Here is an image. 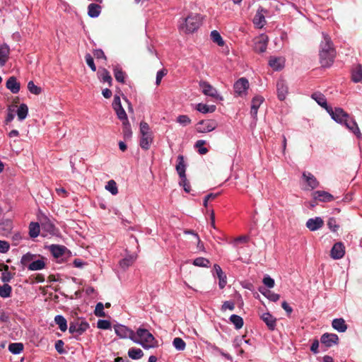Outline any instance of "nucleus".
Listing matches in <instances>:
<instances>
[{
  "mask_svg": "<svg viewBox=\"0 0 362 362\" xmlns=\"http://www.w3.org/2000/svg\"><path fill=\"white\" fill-rule=\"evenodd\" d=\"M330 116L336 122L344 125L349 130L356 135L358 139H361L362 134L356 121L351 117L341 108L336 107L334 110H330Z\"/></svg>",
  "mask_w": 362,
  "mask_h": 362,
  "instance_id": "obj_1",
  "label": "nucleus"
},
{
  "mask_svg": "<svg viewBox=\"0 0 362 362\" xmlns=\"http://www.w3.org/2000/svg\"><path fill=\"white\" fill-rule=\"evenodd\" d=\"M134 340L136 344L141 346L144 349H149L156 347V339L153 335L146 329L139 327L136 332L134 331Z\"/></svg>",
  "mask_w": 362,
  "mask_h": 362,
  "instance_id": "obj_2",
  "label": "nucleus"
},
{
  "mask_svg": "<svg viewBox=\"0 0 362 362\" xmlns=\"http://www.w3.org/2000/svg\"><path fill=\"white\" fill-rule=\"evenodd\" d=\"M202 18L200 15L192 13L182 19L180 29L185 33H191L196 31L202 25Z\"/></svg>",
  "mask_w": 362,
  "mask_h": 362,
  "instance_id": "obj_3",
  "label": "nucleus"
},
{
  "mask_svg": "<svg viewBox=\"0 0 362 362\" xmlns=\"http://www.w3.org/2000/svg\"><path fill=\"white\" fill-rule=\"evenodd\" d=\"M140 134L141 137L139 145L141 148L144 150L149 149L153 138L149 125L145 122H141L140 123Z\"/></svg>",
  "mask_w": 362,
  "mask_h": 362,
  "instance_id": "obj_4",
  "label": "nucleus"
},
{
  "mask_svg": "<svg viewBox=\"0 0 362 362\" xmlns=\"http://www.w3.org/2000/svg\"><path fill=\"white\" fill-rule=\"evenodd\" d=\"M89 328V324L86 321H77L71 322L69 332L75 337L83 334Z\"/></svg>",
  "mask_w": 362,
  "mask_h": 362,
  "instance_id": "obj_5",
  "label": "nucleus"
},
{
  "mask_svg": "<svg viewBox=\"0 0 362 362\" xmlns=\"http://www.w3.org/2000/svg\"><path fill=\"white\" fill-rule=\"evenodd\" d=\"M42 235L43 236H57L59 234V230L54 224L48 218H45L41 222Z\"/></svg>",
  "mask_w": 362,
  "mask_h": 362,
  "instance_id": "obj_6",
  "label": "nucleus"
},
{
  "mask_svg": "<svg viewBox=\"0 0 362 362\" xmlns=\"http://www.w3.org/2000/svg\"><path fill=\"white\" fill-rule=\"evenodd\" d=\"M218 124L214 119H204L199 121L196 126V131L198 133H208L214 131Z\"/></svg>",
  "mask_w": 362,
  "mask_h": 362,
  "instance_id": "obj_7",
  "label": "nucleus"
},
{
  "mask_svg": "<svg viewBox=\"0 0 362 362\" xmlns=\"http://www.w3.org/2000/svg\"><path fill=\"white\" fill-rule=\"evenodd\" d=\"M115 334L121 339L134 340V331L125 325L118 324L114 326Z\"/></svg>",
  "mask_w": 362,
  "mask_h": 362,
  "instance_id": "obj_8",
  "label": "nucleus"
},
{
  "mask_svg": "<svg viewBox=\"0 0 362 362\" xmlns=\"http://www.w3.org/2000/svg\"><path fill=\"white\" fill-rule=\"evenodd\" d=\"M320 62L323 67L330 66L336 57V51H331V52L327 51H320Z\"/></svg>",
  "mask_w": 362,
  "mask_h": 362,
  "instance_id": "obj_9",
  "label": "nucleus"
},
{
  "mask_svg": "<svg viewBox=\"0 0 362 362\" xmlns=\"http://www.w3.org/2000/svg\"><path fill=\"white\" fill-rule=\"evenodd\" d=\"M268 42V37L266 35H260L253 40V49L258 53H263L266 51Z\"/></svg>",
  "mask_w": 362,
  "mask_h": 362,
  "instance_id": "obj_10",
  "label": "nucleus"
},
{
  "mask_svg": "<svg viewBox=\"0 0 362 362\" xmlns=\"http://www.w3.org/2000/svg\"><path fill=\"white\" fill-rule=\"evenodd\" d=\"M339 341V337L336 334L325 333L321 336L320 342L322 347L325 346L330 348L335 344H337Z\"/></svg>",
  "mask_w": 362,
  "mask_h": 362,
  "instance_id": "obj_11",
  "label": "nucleus"
},
{
  "mask_svg": "<svg viewBox=\"0 0 362 362\" xmlns=\"http://www.w3.org/2000/svg\"><path fill=\"white\" fill-rule=\"evenodd\" d=\"M345 255V247L341 242L336 243L332 247L330 256L333 259H341Z\"/></svg>",
  "mask_w": 362,
  "mask_h": 362,
  "instance_id": "obj_12",
  "label": "nucleus"
},
{
  "mask_svg": "<svg viewBox=\"0 0 362 362\" xmlns=\"http://www.w3.org/2000/svg\"><path fill=\"white\" fill-rule=\"evenodd\" d=\"M264 101V98L259 95H255L251 102L250 115L254 119H257L258 110Z\"/></svg>",
  "mask_w": 362,
  "mask_h": 362,
  "instance_id": "obj_13",
  "label": "nucleus"
},
{
  "mask_svg": "<svg viewBox=\"0 0 362 362\" xmlns=\"http://www.w3.org/2000/svg\"><path fill=\"white\" fill-rule=\"evenodd\" d=\"M311 98L315 100L319 105L324 107L330 115V110L333 109L327 105V99L321 92H313L311 95Z\"/></svg>",
  "mask_w": 362,
  "mask_h": 362,
  "instance_id": "obj_14",
  "label": "nucleus"
},
{
  "mask_svg": "<svg viewBox=\"0 0 362 362\" xmlns=\"http://www.w3.org/2000/svg\"><path fill=\"white\" fill-rule=\"evenodd\" d=\"M324 226V221L321 217L309 218L306 222V227L310 231H315Z\"/></svg>",
  "mask_w": 362,
  "mask_h": 362,
  "instance_id": "obj_15",
  "label": "nucleus"
},
{
  "mask_svg": "<svg viewBox=\"0 0 362 362\" xmlns=\"http://www.w3.org/2000/svg\"><path fill=\"white\" fill-rule=\"evenodd\" d=\"M313 197L315 200L322 202H329L334 200V197L325 191L317 190L313 192Z\"/></svg>",
  "mask_w": 362,
  "mask_h": 362,
  "instance_id": "obj_16",
  "label": "nucleus"
},
{
  "mask_svg": "<svg viewBox=\"0 0 362 362\" xmlns=\"http://www.w3.org/2000/svg\"><path fill=\"white\" fill-rule=\"evenodd\" d=\"M176 171L179 175L180 180H185L186 174V164L184 160V156L179 155L177 156V163L176 165Z\"/></svg>",
  "mask_w": 362,
  "mask_h": 362,
  "instance_id": "obj_17",
  "label": "nucleus"
},
{
  "mask_svg": "<svg viewBox=\"0 0 362 362\" xmlns=\"http://www.w3.org/2000/svg\"><path fill=\"white\" fill-rule=\"evenodd\" d=\"M261 319L270 330H274L276 326V319L269 313H263Z\"/></svg>",
  "mask_w": 362,
  "mask_h": 362,
  "instance_id": "obj_18",
  "label": "nucleus"
},
{
  "mask_svg": "<svg viewBox=\"0 0 362 362\" xmlns=\"http://www.w3.org/2000/svg\"><path fill=\"white\" fill-rule=\"evenodd\" d=\"M323 40L320 43V51H327L331 52V51H335L334 45L332 42L330 37L325 33H322Z\"/></svg>",
  "mask_w": 362,
  "mask_h": 362,
  "instance_id": "obj_19",
  "label": "nucleus"
},
{
  "mask_svg": "<svg viewBox=\"0 0 362 362\" xmlns=\"http://www.w3.org/2000/svg\"><path fill=\"white\" fill-rule=\"evenodd\" d=\"M266 12L263 8H259L253 18V23L258 28H262L266 23L264 13Z\"/></svg>",
  "mask_w": 362,
  "mask_h": 362,
  "instance_id": "obj_20",
  "label": "nucleus"
},
{
  "mask_svg": "<svg viewBox=\"0 0 362 362\" xmlns=\"http://www.w3.org/2000/svg\"><path fill=\"white\" fill-rule=\"evenodd\" d=\"M285 59L283 57H270L269 66L276 71L281 70L284 66Z\"/></svg>",
  "mask_w": 362,
  "mask_h": 362,
  "instance_id": "obj_21",
  "label": "nucleus"
},
{
  "mask_svg": "<svg viewBox=\"0 0 362 362\" xmlns=\"http://www.w3.org/2000/svg\"><path fill=\"white\" fill-rule=\"evenodd\" d=\"M10 54L9 47L6 44L1 45L0 46V66H3L5 65L8 59Z\"/></svg>",
  "mask_w": 362,
  "mask_h": 362,
  "instance_id": "obj_22",
  "label": "nucleus"
},
{
  "mask_svg": "<svg viewBox=\"0 0 362 362\" xmlns=\"http://www.w3.org/2000/svg\"><path fill=\"white\" fill-rule=\"evenodd\" d=\"M303 177L305 179L308 185L311 189H315L318 187L319 182L317 180V179L315 178V177L312 173H308V172H304L303 173Z\"/></svg>",
  "mask_w": 362,
  "mask_h": 362,
  "instance_id": "obj_23",
  "label": "nucleus"
},
{
  "mask_svg": "<svg viewBox=\"0 0 362 362\" xmlns=\"http://www.w3.org/2000/svg\"><path fill=\"white\" fill-rule=\"evenodd\" d=\"M332 327L339 332H344L347 329V325L343 318H335L332 322Z\"/></svg>",
  "mask_w": 362,
  "mask_h": 362,
  "instance_id": "obj_24",
  "label": "nucleus"
},
{
  "mask_svg": "<svg viewBox=\"0 0 362 362\" xmlns=\"http://www.w3.org/2000/svg\"><path fill=\"white\" fill-rule=\"evenodd\" d=\"M136 259V255H128L119 261V266L122 269L125 270L134 262Z\"/></svg>",
  "mask_w": 362,
  "mask_h": 362,
  "instance_id": "obj_25",
  "label": "nucleus"
},
{
  "mask_svg": "<svg viewBox=\"0 0 362 362\" xmlns=\"http://www.w3.org/2000/svg\"><path fill=\"white\" fill-rule=\"evenodd\" d=\"M235 90H247L250 87V83L246 78H240L234 83Z\"/></svg>",
  "mask_w": 362,
  "mask_h": 362,
  "instance_id": "obj_26",
  "label": "nucleus"
},
{
  "mask_svg": "<svg viewBox=\"0 0 362 362\" xmlns=\"http://www.w3.org/2000/svg\"><path fill=\"white\" fill-rule=\"evenodd\" d=\"M6 87L10 90H20L21 83L15 76H11L6 82Z\"/></svg>",
  "mask_w": 362,
  "mask_h": 362,
  "instance_id": "obj_27",
  "label": "nucleus"
},
{
  "mask_svg": "<svg viewBox=\"0 0 362 362\" xmlns=\"http://www.w3.org/2000/svg\"><path fill=\"white\" fill-rule=\"evenodd\" d=\"M351 79L354 82L358 83L362 81V65L357 64L351 71Z\"/></svg>",
  "mask_w": 362,
  "mask_h": 362,
  "instance_id": "obj_28",
  "label": "nucleus"
},
{
  "mask_svg": "<svg viewBox=\"0 0 362 362\" xmlns=\"http://www.w3.org/2000/svg\"><path fill=\"white\" fill-rule=\"evenodd\" d=\"M259 291L272 302H276L280 298L279 294L275 293L269 290L266 289L265 288H259Z\"/></svg>",
  "mask_w": 362,
  "mask_h": 362,
  "instance_id": "obj_29",
  "label": "nucleus"
},
{
  "mask_svg": "<svg viewBox=\"0 0 362 362\" xmlns=\"http://www.w3.org/2000/svg\"><path fill=\"white\" fill-rule=\"evenodd\" d=\"M101 12V6L97 4H90L88 6V14L91 18L98 17Z\"/></svg>",
  "mask_w": 362,
  "mask_h": 362,
  "instance_id": "obj_30",
  "label": "nucleus"
},
{
  "mask_svg": "<svg viewBox=\"0 0 362 362\" xmlns=\"http://www.w3.org/2000/svg\"><path fill=\"white\" fill-rule=\"evenodd\" d=\"M28 114V107L25 103H21L16 110V115L19 121L24 120Z\"/></svg>",
  "mask_w": 362,
  "mask_h": 362,
  "instance_id": "obj_31",
  "label": "nucleus"
},
{
  "mask_svg": "<svg viewBox=\"0 0 362 362\" xmlns=\"http://www.w3.org/2000/svg\"><path fill=\"white\" fill-rule=\"evenodd\" d=\"M41 225L37 222H31L29 225V235L32 238H37L40 233Z\"/></svg>",
  "mask_w": 362,
  "mask_h": 362,
  "instance_id": "obj_32",
  "label": "nucleus"
},
{
  "mask_svg": "<svg viewBox=\"0 0 362 362\" xmlns=\"http://www.w3.org/2000/svg\"><path fill=\"white\" fill-rule=\"evenodd\" d=\"M195 109L204 114L212 113L216 110L215 105H208L204 103H198L196 105Z\"/></svg>",
  "mask_w": 362,
  "mask_h": 362,
  "instance_id": "obj_33",
  "label": "nucleus"
},
{
  "mask_svg": "<svg viewBox=\"0 0 362 362\" xmlns=\"http://www.w3.org/2000/svg\"><path fill=\"white\" fill-rule=\"evenodd\" d=\"M65 250L66 247L64 246L59 245H52L49 246V250L54 257H59L62 256Z\"/></svg>",
  "mask_w": 362,
  "mask_h": 362,
  "instance_id": "obj_34",
  "label": "nucleus"
},
{
  "mask_svg": "<svg viewBox=\"0 0 362 362\" xmlns=\"http://www.w3.org/2000/svg\"><path fill=\"white\" fill-rule=\"evenodd\" d=\"M45 263L42 259H37L30 262L27 268L30 271H37L44 269Z\"/></svg>",
  "mask_w": 362,
  "mask_h": 362,
  "instance_id": "obj_35",
  "label": "nucleus"
},
{
  "mask_svg": "<svg viewBox=\"0 0 362 362\" xmlns=\"http://www.w3.org/2000/svg\"><path fill=\"white\" fill-rule=\"evenodd\" d=\"M113 71L115 79L119 83H124L127 74L122 71V68L117 66L114 68Z\"/></svg>",
  "mask_w": 362,
  "mask_h": 362,
  "instance_id": "obj_36",
  "label": "nucleus"
},
{
  "mask_svg": "<svg viewBox=\"0 0 362 362\" xmlns=\"http://www.w3.org/2000/svg\"><path fill=\"white\" fill-rule=\"evenodd\" d=\"M13 228L12 221L10 220H6L3 223H0V233H1L4 235H7L11 233Z\"/></svg>",
  "mask_w": 362,
  "mask_h": 362,
  "instance_id": "obj_37",
  "label": "nucleus"
},
{
  "mask_svg": "<svg viewBox=\"0 0 362 362\" xmlns=\"http://www.w3.org/2000/svg\"><path fill=\"white\" fill-rule=\"evenodd\" d=\"M54 322L59 326L62 332H65L67 329V321L65 317L61 315H57L54 317Z\"/></svg>",
  "mask_w": 362,
  "mask_h": 362,
  "instance_id": "obj_38",
  "label": "nucleus"
},
{
  "mask_svg": "<svg viewBox=\"0 0 362 362\" xmlns=\"http://www.w3.org/2000/svg\"><path fill=\"white\" fill-rule=\"evenodd\" d=\"M229 320L230 322L235 326L236 329H240L243 327L244 322L243 319L240 316L233 314L230 315Z\"/></svg>",
  "mask_w": 362,
  "mask_h": 362,
  "instance_id": "obj_39",
  "label": "nucleus"
},
{
  "mask_svg": "<svg viewBox=\"0 0 362 362\" xmlns=\"http://www.w3.org/2000/svg\"><path fill=\"white\" fill-rule=\"evenodd\" d=\"M128 356L132 359L138 360L142 358L144 356V352L141 349L131 348L128 351Z\"/></svg>",
  "mask_w": 362,
  "mask_h": 362,
  "instance_id": "obj_40",
  "label": "nucleus"
},
{
  "mask_svg": "<svg viewBox=\"0 0 362 362\" xmlns=\"http://www.w3.org/2000/svg\"><path fill=\"white\" fill-rule=\"evenodd\" d=\"M100 79L104 82L107 83L109 86H111V83L112 81V76L110 72L105 69H103L101 71L98 72Z\"/></svg>",
  "mask_w": 362,
  "mask_h": 362,
  "instance_id": "obj_41",
  "label": "nucleus"
},
{
  "mask_svg": "<svg viewBox=\"0 0 362 362\" xmlns=\"http://www.w3.org/2000/svg\"><path fill=\"white\" fill-rule=\"evenodd\" d=\"M192 264L196 267L208 268L211 265L210 261L204 257H197L193 260Z\"/></svg>",
  "mask_w": 362,
  "mask_h": 362,
  "instance_id": "obj_42",
  "label": "nucleus"
},
{
  "mask_svg": "<svg viewBox=\"0 0 362 362\" xmlns=\"http://www.w3.org/2000/svg\"><path fill=\"white\" fill-rule=\"evenodd\" d=\"M12 287L8 284H4L0 286V296L4 298H9L11 296Z\"/></svg>",
  "mask_w": 362,
  "mask_h": 362,
  "instance_id": "obj_43",
  "label": "nucleus"
},
{
  "mask_svg": "<svg viewBox=\"0 0 362 362\" xmlns=\"http://www.w3.org/2000/svg\"><path fill=\"white\" fill-rule=\"evenodd\" d=\"M8 351L13 354H19L23 350V344L22 343H11L8 345Z\"/></svg>",
  "mask_w": 362,
  "mask_h": 362,
  "instance_id": "obj_44",
  "label": "nucleus"
},
{
  "mask_svg": "<svg viewBox=\"0 0 362 362\" xmlns=\"http://www.w3.org/2000/svg\"><path fill=\"white\" fill-rule=\"evenodd\" d=\"M206 144V141L205 140L201 139L196 141L194 148L197 149V151L200 155H205L208 153V148L204 146Z\"/></svg>",
  "mask_w": 362,
  "mask_h": 362,
  "instance_id": "obj_45",
  "label": "nucleus"
},
{
  "mask_svg": "<svg viewBox=\"0 0 362 362\" xmlns=\"http://www.w3.org/2000/svg\"><path fill=\"white\" fill-rule=\"evenodd\" d=\"M105 189L110 192L112 195H116L118 193L117 183L113 180H110L107 182Z\"/></svg>",
  "mask_w": 362,
  "mask_h": 362,
  "instance_id": "obj_46",
  "label": "nucleus"
},
{
  "mask_svg": "<svg viewBox=\"0 0 362 362\" xmlns=\"http://www.w3.org/2000/svg\"><path fill=\"white\" fill-rule=\"evenodd\" d=\"M211 38L212 41L216 43L218 46H223L224 41L217 30H213L211 33Z\"/></svg>",
  "mask_w": 362,
  "mask_h": 362,
  "instance_id": "obj_47",
  "label": "nucleus"
},
{
  "mask_svg": "<svg viewBox=\"0 0 362 362\" xmlns=\"http://www.w3.org/2000/svg\"><path fill=\"white\" fill-rule=\"evenodd\" d=\"M173 345L175 347V349L177 351H183L186 347V343L180 337H175L173 339Z\"/></svg>",
  "mask_w": 362,
  "mask_h": 362,
  "instance_id": "obj_48",
  "label": "nucleus"
},
{
  "mask_svg": "<svg viewBox=\"0 0 362 362\" xmlns=\"http://www.w3.org/2000/svg\"><path fill=\"white\" fill-rule=\"evenodd\" d=\"M35 257V255L28 252L23 255L21 259V263L23 265L27 267L30 262L33 261V259Z\"/></svg>",
  "mask_w": 362,
  "mask_h": 362,
  "instance_id": "obj_49",
  "label": "nucleus"
},
{
  "mask_svg": "<svg viewBox=\"0 0 362 362\" xmlns=\"http://www.w3.org/2000/svg\"><path fill=\"white\" fill-rule=\"evenodd\" d=\"M327 226L328 228L332 231V232H337L339 228V224L337 222V220L334 217H330L328 219L327 221Z\"/></svg>",
  "mask_w": 362,
  "mask_h": 362,
  "instance_id": "obj_50",
  "label": "nucleus"
},
{
  "mask_svg": "<svg viewBox=\"0 0 362 362\" xmlns=\"http://www.w3.org/2000/svg\"><path fill=\"white\" fill-rule=\"evenodd\" d=\"M94 313L97 317H105V313L104 311V305H103V303L99 302L96 304Z\"/></svg>",
  "mask_w": 362,
  "mask_h": 362,
  "instance_id": "obj_51",
  "label": "nucleus"
},
{
  "mask_svg": "<svg viewBox=\"0 0 362 362\" xmlns=\"http://www.w3.org/2000/svg\"><path fill=\"white\" fill-rule=\"evenodd\" d=\"M85 60L87 64V65L93 71H96V66L94 63L93 57L91 56L90 54L87 53L85 55Z\"/></svg>",
  "mask_w": 362,
  "mask_h": 362,
  "instance_id": "obj_52",
  "label": "nucleus"
},
{
  "mask_svg": "<svg viewBox=\"0 0 362 362\" xmlns=\"http://www.w3.org/2000/svg\"><path fill=\"white\" fill-rule=\"evenodd\" d=\"M97 327L101 329H109L111 328V323L107 320H98Z\"/></svg>",
  "mask_w": 362,
  "mask_h": 362,
  "instance_id": "obj_53",
  "label": "nucleus"
},
{
  "mask_svg": "<svg viewBox=\"0 0 362 362\" xmlns=\"http://www.w3.org/2000/svg\"><path fill=\"white\" fill-rule=\"evenodd\" d=\"M114 110L116 112L117 117L120 120H126V121H127V116L126 112L124 110V108L122 107V106H121L120 107H117V108H115Z\"/></svg>",
  "mask_w": 362,
  "mask_h": 362,
  "instance_id": "obj_54",
  "label": "nucleus"
},
{
  "mask_svg": "<svg viewBox=\"0 0 362 362\" xmlns=\"http://www.w3.org/2000/svg\"><path fill=\"white\" fill-rule=\"evenodd\" d=\"M177 122L182 126H187L191 123V119L187 115H180L177 118Z\"/></svg>",
  "mask_w": 362,
  "mask_h": 362,
  "instance_id": "obj_55",
  "label": "nucleus"
},
{
  "mask_svg": "<svg viewBox=\"0 0 362 362\" xmlns=\"http://www.w3.org/2000/svg\"><path fill=\"white\" fill-rule=\"evenodd\" d=\"M263 284L268 287L269 288H272L274 286V280L270 277L269 275H266L263 278Z\"/></svg>",
  "mask_w": 362,
  "mask_h": 362,
  "instance_id": "obj_56",
  "label": "nucleus"
},
{
  "mask_svg": "<svg viewBox=\"0 0 362 362\" xmlns=\"http://www.w3.org/2000/svg\"><path fill=\"white\" fill-rule=\"evenodd\" d=\"M167 74H168V70L164 68L157 72L156 80V85L158 86L160 83L162 78L165 75H167Z\"/></svg>",
  "mask_w": 362,
  "mask_h": 362,
  "instance_id": "obj_57",
  "label": "nucleus"
},
{
  "mask_svg": "<svg viewBox=\"0 0 362 362\" xmlns=\"http://www.w3.org/2000/svg\"><path fill=\"white\" fill-rule=\"evenodd\" d=\"M234 309L235 304L233 302L230 300L225 301L221 306V310L223 311H225L226 310H233Z\"/></svg>",
  "mask_w": 362,
  "mask_h": 362,
  "instance_id": "obj_58",
  "label": "nucleus"
},
{
  "mask_svg": "<svg viewBox=\"0 0 362 362\" xmlns=\"http://www.w3.org/2000/svg\"><path fill=\"white\" fill-rule=\"evenodd\" d=\"M10 248V245L7 241L0 240V252L6 253Z\"/></svg>",
  "mask_w": 362,
  "mask_h": 362,
  "instance_id": "obj_59",
  "label": "nucleus"
},
{
  "mask_svg": "<svg viewBox=\"0 0 362 362\" xmlns=\"http://www.w3.org/2000/svg\"><path fill=\"white\" fill-rule=\"evenodd\" d=\"M218 286L221 289H223L225 288L227 284V277L226 274H223L222 275H220L218 276Z\"/></svg>",
  "mask_w": 362,
  "mask_h": 362,
  "instance_id": "obj_60",
  "label": "nucleus"
},
{
  "mask_svg": "<svg viewBox=\"0 0 362 362\" xmlns=\"http://www.w3.org/2000/svg\"><path fill=\"white\" fill-rule=\"evenodd\" d=\"M93 57L97 59H103L106 60V56L105 55L104 52L100 49H95L93 51Z\"/></svg>",
  "mask_w": 362,
  "mask_h": 362,
  "instance_id": "obj_61",
  "label": "nucleus"
},
{
  "mask_svg": "<svg viewBox=\"0 0 362 362\" xmlns=\"http://www.w3.org/2000/svg\"><path fill=\"white\" fill-rule=\"evenodd\" d=\"M180 185L183 187L184 190L187 193H189L190 192L191 187H190V185L187 180V177H185V180H180Z\"/></svg>",
  "mask_w": 362,
  "mask_h": 362,
  "instance_id": "obj_62",
  "label": "nucleus"
},
{
  "mask_svg": "<svg viewBox=\"0 0 362 362\" xmlns=\"http://www.w3.org/2000/svg\"><path fill=\"white\" fill-rule=\"evenodd\" d=\"M319 346H320L319 341H318V339H315L312 343V345L310 346V351L313 354H317L319 353Z\"/></svg>",
  "mask_w": 362,
  "mask_h": 362,
  "instance_id": "obj_63",
  "label": "nucleus"
},
{
  "mask_svg": "<svg viewBox=\"0 0 362 362\" xmlns=\"http://www.w3.org/2000/svg\"><path fill=\"white\" fill-rule=\"evenodd\" d=\"M13 111L14 110L11 109V107H8V113L5 119L6 124L11 122L14 119L15 115Z\"/></svg>",
  "mask_w": 362,
  "mask_h": 362,
  "instance_id": "obj_64",
  "label": "nucleus"
}]
</instances>
